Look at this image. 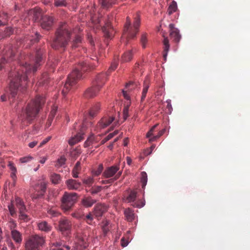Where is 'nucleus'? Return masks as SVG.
<instances>
[{"label":"nucleus","instance_id":"32","mask_svg":"<svg viewBox=\"0 0 250 250\" xmlns=\"http://www.w3.org/2000/svg\"><path fill=\"white\" fill-rule=\"evenodd\" d=\"M177 5L175 1L173 0L167 9V13L169 15H171L173 13L175 12L177 10Z\"/></svg>","mask_w":250,"mask_h":250},{"label":"nucleus","instance_id":"31","mask_svg":"<svg viewBox=\"0 0 250 250\" xmlns=\"http://www.w3.org/2000/svg\"><path fill=\"white\" fill-rule=\"evenodd\" d=\"M132 58V50L125 52L122 56L121 62H127L130 61Z\"/></svg>","mask_w":250,"mask_h":250},{"label":"nucleus","instance_id":"61","mask_svg":"<svg viewBox=\"0 0 250 250\" xmlns=\"http://www.w3.org/2000/svg\"><path fill=\"white\" fill-rule=\"evenodd\" d=\"M81 149L79 148H76L72 151L71 154L73 156L76 157L79 155L81 154Z\"/></svg>","mask_w":250,"mask_h":250},{"label":"nucleus","instance_id":"60","mask_svg":"<svg viewBox=\"0 0 250 250\" xmlns=\"http://www.w3.org/2000/svg\"><path fill=\"white\" fill-rule=\"evenodd\" d=\"M32 159V157L31 156H27V157H22L20 159V161L21 163H27L30 161H31Z\"/></svg>","mask_w":250,"mask_h":250},{"label":"nucleus","instance_id":"23","mask_svg":"<svg viewBox=\"0 0 250 250\" xmlns=\"http://www.w3.org/2000/svg\"><path fill=\"white\" fill-rule=\"evenodd\" d=\"M11 237L18 246L21 245L22 241V236L20 231L17 230H12L11 231Z\"/></svg>","mask_w":250,"mask_h":250},{"label":"nucleus","instance_id":"20","mask_svg":"<svg viewBox=\"0 0 250 250\" xmlns=\"http://www.w3.org/2000/svg\"><path fill=\"white\" fill-rule=\"evenodd\" d=\"M41 24L43 29L46 30H50L53 24L52 18L47 16L43 17Z\"/></svg>","mask_w":250,"mask_h":250},{"label":"nucleus","instance_id":"37","mask_svg":"<svg viewBox=\"0 0 250 250\" xmlns=\"http://www.w3.org/2000/svg\"><path fill=\"white\" fill-rule=\"evenodd\" d=\"M93 216L92 212H89L88 214L84 216L83 220H84L88 224L92 225L93 224Z\"/></svg>","mask_w":250,"mask_h":250},{"label":"nucleus","instance_id":"59","mask_svg":"<svg viewBox=\"0 0 250 250\" xmlns=\"http://www.w3.org/2000/svg\"><path fill=\"white\" fill-rule=\"evenodd\" d=\"M114 137V134H109L105 138H104L103 140H102L101 144L102 145L104 144L107 141L111 139L112 138Z\"/></svg>","mask_w":250,"mask_h":250},{"label":"nucleus","instance_id":"46","mask_svg":"<svg viewBox=\"0 0 250 250\" xmlns=\"http://www.w3.org/2000/svg\"><path fill=\"white\" fill-rule=\"evenodd\" d=\"M65 158L64 157V156H62L57 160L55 166L57 167H60L65 164Z\"/></svg>","mask_w":250,"mask_h":250},{"label":"nucleus","instance_id":"36","mask_svg":"<svg viewBox=\"0 0 250 250\" xmlns=\"http://www.w3.org/2000/svg\"><path fill=\"white\" fill-rule=\"evenodd\" d=\"M148 88H149L148 83L147 81H145L144 83V87L143 89L142 96H141V101L142 102L145 99Z\"/></svg>","mask_w":250,"mask_h":250},{"label":"nucleus","instance_id":"22","mask_svg":"<svg viewBox=\"0 0 250 250\" xmlns=\"http://www.w3.org/2000/svg\"><path fill=\"white\" fill-rule=\"evenodd\" d=\"M114 120L112 116H105L103 117L98 124V127L104 128L108 126Z\"/></svg>","mask_w":250,"mask_h":250},{"label":"nucleus","instance_id":"63","mask_svg":"<svg viewBox=\"0 0 250 250\" xmlns=\"http://www.w3.org/2000/svg\"><path fill=\"white\" fill-rule=\"evenodd\" d=\"M108 224L109 222L106 221L103 227V230L104 234L107 233V232L109 230V228H108Z\"/></svg>","mask_w":250,"mask_h":250},{"label":"nucleus","instance_id":"29","mask_svg":"<svg viewBox=\"0 0 250 250\" xmlns=\"http://www.w3.org/2000/svg\"><path fill=\"white\" fill-rule=\"evenodd\" d=\"M81 169V163L80 161H78L72 171V176L74 178H77L78 177V174Z\"/></svg>","mask_w":250,"mask_h":250},{"label":"nucleus","instance_id":"7","mask_svg":"<svg viewBox=\"0 0 250 250\" xmlns=\"http://www.w3.org/2000/svg\"><path fill=\"white\" fill-rule=\"evenodd\" d=\"M77 199L76 193L65 192L61 199L62 209L65 211H68L75 203Z\"/></svg>","mask_w":250,"mask_h":250},{"label":"nucleus","instance_id":"45","mask_svg":"<svg viewBox=\"0 0 250 250\" xmlns=\"http://www.w3.org/2000/svg\"><path fill=\"white\" fill-rule=\"evenodd\" d=\"M54 4L57 7L66 6L67 2L66 0H54Z\"/></svg>","mask_w":250,"mask_h":250},{"label":"nucleus","instance_id":"18","mask_svg":"<svg viewBox=\"0 0 250 250\" xmlns=\"http://www.w3.org/2000/svg\"><path fill=\"white\" fill-rule=\"evenodd\" d=\"M170 36L173 41L176 42H178L181 39V35L178 29L174 27L173 24L169 25Z\"/></svg>","mask_w":250,"mask_h":250},{"label":"nucleus","instance_id":"49","mask_svg":"<svg viewBox=\"0 0 250 250\" xmlns=\"http://www.w3.org/2000/svg\"><path fill=\"white\" fill-rule=\"evenodd\" d=\"M24 212L25 211H21V212H19V219L20 220H23L24 222H27L29 218L28 216L26 214H25Z\"/></svg>","mask_w":250,"mask_h":250},{"label":"nucleus","instance_id":"62","mask_svg":"<svg viewBox=\"0 0 250 250\" xmlns=\"http://www.w3.org/2000/svg\"><path fill=\"white\" fill-rule=\"evenodd\" d=\"M58 107L56 106H53L52 108L51 111L49 114V116L52 117L54 118L56 115V112L57 111Z\"/></svg>","mask_w":250,"mask_h":250},{"label":"nucleus","instance_id":"43","mask_svg":"<svg viewBox=\"0 0 250 250\" xmlns=\"http://www.w3.org/2000/svg\"><path fill=\"white\" fill-rule=\"evenodd\" d=\"M118 58H117V60L115 59L114 60L113 62L111 63V65L110 67L108 69V70L107 71V74L109 75V74L112 71L115 70V69L117 68L118 65Z\"/></svg>","mask_w":250,"mask_h":250},{"label":"nucleus","instance_id":"11","mask_svg":"<svg viewBox=\"0 0 250 250\" xmlns=\"http://www.w3.org/2000/svg\"><path fill=\"white\" fill-rule=\"evenodd\" d=\"M46 189V183L42 181L40 183L36 185L35 190L36 193L32 195L33 199H38L42 197L45 193Z\"/></svg>","mask_w":250,"mask_h":250},{"label":"nucleus","instance_id":"50","mask_svg":"<svg viewBox=\"0 0 250 250\" xmlns=\"http://www.w3.org/2000/svg\"><path fill=\"white\" fill-rule=\"evenodd\" d=\"M102 188L101 186H94L90 189V192L92 194L98 193L101 191Z\"/></svg>","mask_w":250,"mask_h":250},{"label":"nucleus","instance_id":"53","mask_svg":"<svg viewBox=\"0 0 250 250\" xmlns=\"http://www.w3.org/2000/svg\"><path fill=\"white\" fill-rule=\"evenodd\" d=\"M147 41V39L146 37V34H143L142 35L141 38V42L143 48L146 47Z\"/></svg>","mask_w":250,"mask_h":250},{"label":"nucleus","instance_id":"28","mask_svg":"<svg viewBox=\"0 0 250 250\" xmlns=\"http://www.w3.org/2000/svg\"><path fill=\"white\" fill-rule=\"evenodd\" d=\"M163 44H164V54H163V57L165 59V60H166L167 56L168 53V52L169 51V41L168 40V38L167 37H164V39L163 41Z\"/></svg>","mask_w":250,"mask_h":250},{"label":"nucleus","instance_id":"15","mask_svg":"<svg viewBox=\"0 0 250 250\" xmlns=\"http://www.w3.org/2000/svg\"><path fill=\"white\" fill-rule=\"evenodd\" d=\"M103 32L105 38H111L113 34V29L110 24V19L108 17V20L105 21L104 25L102 27Z\"/></svg>","mask_w":250,"mask_h":250},{"label":"nucleus","instance_id":"14","mask_svg":"<svg viewBox=\"0 0 250 250\" xmlns=\"http://www.w3.org/2000/svg\"><path fill=\"white\" fill-rule=\"evenodd\" d=\"M107 211V207L102 204H97L94 208L92 211L93 214L96 218H99Z\"/></svg>","mask_w":250,"mask_h":250},{"label":"nucleus","instance_id":"17","mask_svg":"<svg viewBox=\"0 0 250 250\" xmlns=\"http://www.w3.org/2000/svg\"><path fill=\"white\" fill-rule=\"evenodd\" d=\"M107 75H108L106 73H102L99 74L96 76L95 80L93 82V84L101 88L106 80Z\"/></svg>","mask_w":250,"mask_h":250},{"label":"nucleus","instance_id":"64","mask_svg":"<svg viewBox=\"0 0 250 250\" xmlns=\"http://www.w3.org/2000/svg\"><path fill=\"white\" fill-rule=\"evenodd\" d=\"M8 167L11 171V172H17L16 167L14 166V164L11 162H9Z\"/></svg>","mask_w":250,"mask_h":250},{"label":"nucleus","instance_id":"13","mask_svg":"<svg viewBox=\"0 0 250 250\" xmlns=\"http://www.w3.org/2000/svg\"><path fill=\"white\" fill-rule=\"evenodd\" d=\"M5 50V53L4 56L0 60V71L3 67V65L5 63L9 62L10 61L13 60V58L15 56V53L13 50L10 49V48H8V51H7L6 48Z\"/></svg>","mask_w":250,"mask_h":250},{"label":"nucleus","instance_id":"16","mask_svg":"<svg viewBox=\"0 0 250 250\" xmlns=\"http://www.w3.org/2000/svg\"><path fill=\"white\" fill-rule=\"evenodd\" d=\"M100 89V87L96 86L93 84L91 87L86 90L84 93V96L87 99L93 98L96 96Z\"/></svg>","mask_w":250,"mask_h":250},{"label":"nucleus","instance_id":"26","mask_svg":"<svg viewBox=\"0 0 250 250\" xmlns=\"http://www.w3.org/2000/svg\"><path fill=\"white\" fill-rule=\"evenodd\" d=\"M39 229L45 232H49L52 229V226L46 221H41L38 224Z\"/></svg>","mask_w":250,"mask_h":250},{"label":"nucleus","instance_id":"19","mask_svg":"<svg viewBox=\"0 0 250 250\" xmlns=\"http://www.w3.org/2000/svg\"><path fill=\"white\" fill-rule=\"evenodd\" d=\"M65 184L67 188L69 190H78L81 188L82 186L81 182L72 179L66 180Z\"/></svg>","mask_w":250,"mask_h":250},{"label":"nucleus","instance_id":"44","mask_svg":"<svg viewBox=\"0 0 250 250\" xmlns=\"http://www.w3.org/2000/svg\"><path fill=\"white\" fill-rule=\"evenodd\" d=\"M8 208L9 209V211L10 212V215L12 217H15L17 215L16 211L15 210V208H14V204L13 203V202L12 201L11 204L8 206Z\"/></svg>","mask_w":250,"mask_h":250},{"label":"nucleus","instance_id":"55","mask_svg":"<svg viewBox=\"0 0 250 250\" xmlns=\"http://www.w3.org/2000/svg\"><path fill=\"white\" fill-rule=\"evenodd\" d=\"M48 75L47 73H44L42 74L41 78V83H47L48 82Z\"/></svg>","mask_w":250,"mask_h":250},{"label":"nucleus","instance_id":"5","mask_svg":"<svg viewBox=\"0 0 250 250\" xmlns=\"http://www.w3.org/2000/svg\"><path fill=\"white\" fill-rule=\"evenodd\" d=\"M140 24V17L138 14L134 19L133 26H131V21L129 17L126 18V21L125 24L123 35L122 37V42L125 44L128 43L129 39H133L139 31Z\"/></svg>","mask_w":250,"mask_h":250},{"label":"nucleus","instance_id":"51","mask_svg":"<svg viewBox=\"0 0 250 250\" xmlns=\"http://www.w3.org/2000/svg\"><path fill=\"white\" fill-rule=\"evenodd\" d=\"M83 181V184L88 186H91L94 182V179L92 177H88L86 179H84Z\"/></svg>","mask_w":250,"mask_h":250},{"label":"nucleus","instance_id":"56","mask_svg":"<svg viewBox=\"0 0 250 250\" xmlns=\"http://www.w3.org/2000/svg\"><path fill=\"white\" fill-rule=\"evenodd\" d=\"M72 216L75 218L83 220L84 215L83 213L80 212V211H77V212L73 213Z\"/></svg>","mask_w":250,"mask_h":250},{"label":"nucleus","instance_id":"4","mask_svg":"<svg viewBox=\"0 0 250 250\" xmlns=\"http://www.w3.org/2000/svg\"><path fill=\"white\" fill-rule=\"evenodd\" d=\"M70 34L68 25L65 23L61 24L55 33V37L51 43L52 48L64 49L69 41Z\"/></svg>","mask_w":250,"mask_h":250},{"label":"nucleus","instance_id":"42","mask_svg":"<svg viewBox=\"0 0 250 250\" xmlns=\"http://www.w3.org/2000/svg\"><path fill=\"white\" fill-rule=\"evenodd\" d=\"M47 213L53 217L57 216L59 215V212L58 211L57 209L54 207L48 208L47 209Z\"/></svg>","mask_w":250,"mask_h":250},{"label":"nucleus","instance_id":"47","mask_svg":"<svg viewBox=\"0 0 250 250\" xmlns=\"http://www.w3.org/2000/svg\"><path fill=\"white\" fill-rule=\"evenodd\" d=\"M8 224V227H9L11 231L12 230H16L15 229L17 227V224L16 223V222L14 221V220L13 219H12V218L9 219Z\"/></svg>","mask_w":250,"mask_h":250},{"label":"nucleus","instance_id":"8","mask_svg":"<svg viewBox=\"0 0 250 250\" xmlns=\"http://www.w3.org/2000/svg\"><path fill=\"white\" fill-rule=\"evenodd\" d=\"M137 197V192L131 191L126 198V201L128 203H132L131 205L135 208H141L145 205V201L139 200L135 201Z\"/></svg>","mask_w":250,"mask_h":250},{"label":"nucleus","instance_id":"33","mask_svg":"<svg viewBox=\"0 0 250 250\" xmlns=\"http://www.w3.org/2000/svg\"><path fill=\"white\" fill-rule=\"evenodd\" d=\"M41 36L39 33L36 32L35 33V36L33 37V36H28L25 38V41L27 42L29 41L31 43H34V42H38L40 39Z\"/></svg>","mask_w":250,"mask_h":250},{"label":"nucleus","instance_id":"52","mask_svg":"<svg viewBox=\"0 0 250 250\" xmlns=\"http://www.w3.org/2000/svg\"><path fill=\"white\" fill-rule=\"evenodd\" d=\"M165 131H166V129L165 128H164V129L161 130L159 132V133H158L157 135L153 136L152 138L150 139L149 141H154V140H156L157 139H158V138H159L161 136H162L164 134Z\"/></svg>","mask_w":250,"mask_h":250},{"label":"nucleus","instance_id":"24","mask_svg":"<svg viewBox=\"0 0 250 250\" xmlns=\"http://www.w3.org/2000/svg\"><path fill=\"white\" fill-rule=\"evenodd\" d=\"M96 202V200L91 196H85L81 201L82 205L85 208L91 207Z\"/></svg>","mask_w":250,"mask_h":250},{"label":"nucleus","instance_id":"35","mask_svg":"<svg viewBox=\"0 0 250 250\" xmlns=\"http://www.w3.org/2000/svg\"><path fill=\"white\" fill-rule=\"evenodd\" d=\"M100 109V105L99 104H96L93 106L89 112V116L91 117H94L98 112Z\"/></svg>","mask_w":250,"mask_h":250},{"label":"nucleus","instance_id":"30","mask_svg":"<svg viewBox=\"0 0 250 250\" xmlns=\"http://www.w3.org/2000/svg\"><path fill=\"white\" fill-rule=\"evenodd\" d=\"M15 202L16 206L19 209V212H21V211H25L26 208L23 204V202L20 198H16Z\"/></svg>","mask_w":250,"mask_h":250},{"label":"nucleus","instance_id":"39","mask_svg":"<svg viewBox=\"0 0 250 250\" xmlns=\"http://www.w3.org/2000/svg\"><path fill=\"white\" fill-rule=\"evenodd\" d=\"M141 181L142 184V188H144L146 185L147 181V176L146 172L143 171L141 172Z\"/></svg>","mask_w":250,"mask_h":250},{"label":"nucleus","instance_id":"48","mask_svg":"<svg viewBox=\"0 0 250 250\" xmlns=\"http://www.w3.org/2000/svg\"><path fill=\"white\" fill-rule=\"evenodd\" d=\"M103 166L102 164H100L99 165L97 169L94 170L92 171L93 174L94 176H98L102 173L103 170Z\"/></svg>","mask_w":250,"mask_h":250},{"label":"nucleus","instance_id":"34","mask_svg":"<svg viewBox=\"0 0 250 250\" xmlns=\"http://www.w3.org/2000/svg\"><path fill=\"white\" fill-rule=\"evenodd\" d=\"M50 180L53 184H58L61 181V177L59 174L53 173L50 175Z\"/></svg>","mask_w":250,"mask_h":250},{"label":"nucleus","instance_id":"57","mask_svg":"<svg viewBox=\"0 0 250 250\" xmlns=\"http://www.w3.org/2000/svg\"><path fill=\"white\" fill-rule=\"evenodd\" d=\"M128 106H126L124 108L123 114L124 121H125L128 117Z\"/></svg>","mask_w":250,"mask_h":250},{"label":"nucleus","instance_id":"12","mask_svg":"<svg viewBox=\"0 0 250 250\" xmlns=\"http://www.w3.org/2000/svg\"><path fill=\"white\" fill-rule=\"evenodd\" d=\"M71 227V222L66 218H61L59 221V229L62 233H68Z\"/></svg>","mask_w":250,"mask_h":250},{"label":"nucleus","instance_id":"58","mask_svg":"<svg viewBox=\"0 0 250 250\" xmlns=\"http://www.w3.org/2000/svg\"><path fill=\"white\" fill-rule=\"evenodd\" d=\"M81 42V37L80 36H77L75 37V39L73 41V43L72 45V47H76L77 46V44Z\"/></svg>","mask_w":250,"mask_h":250},{"label":"nucleus","instance_id":"3","mask_svg":"<svg viewBox=\"0 0 250 250\" xmlns=\"http://www.w3.org/2000/svg\"><path fill=\"white\" fill-rule=\"evenodd\" d=\"M91 69V66L87 64L85 62L80 63L77 68L74 69L71 73L68 75L63 88L62 89V93L64 96L75 85L78 80L82 77V72H85L88 69Z\"/></svg>","mask_w":250,"mask_h":250},{"label":"nucleus","instance_id":"10","mask_svg":"<svg viewBox=\"0 0 250 250\" xmlns=\"http://www.w3.org/2000/svg\"><path fill=\"white\" fill-rule=\"evenodd\" d=\"M88 246L86 236H78L71 250H84Z\"/></svg>","mask_w":250,"mask_h":250},{"label":"nucleus","instance_id":"25","mask_svg":"<svg viewBox=\"0 0 250 250\" xmlns=\"http://www.w3.org/2000/svg\"><path fill=\"white\" fill-rule=\"evenodd\" d=\"M28 15L32 17L35 21H36L39 20L42 14L40 8H35L29 10Z\"/></svg>","mask_w":250,"mask_h":250},{"label":"nucleus","instance_id":"38","mask_svg":"<svg viewBox=\"0 0 250 250\" xmlns=\"http://www.w3.org/2000/svg\"><path fill=\"white\" fill-rule=\"evenodd\" d=\"M116 0H101V4L103 7H108L115 4Z\"/></svg>","mask_w":250,"mask_h":250},{"label":"nucleus","instance_id":"6","mask_svg":"<svg viewBox=\"0 0 250 250\" xmlns=\"http://www.w3.org/2000/svg\"><path fill=\"white\" fill-rule=\"evenodd\" d=\"M44 242L43 237L38 235H32L25 243V250H39Z\"/></svg>","mask_w":250,"mask_h":250},{"label":"nucleus","instance_id":"41","mask_svg":"<svg viewBox=\"0 0 250 250\" xmlns=\"http://www.w3.org/2000/svg\"><path fill=\"white\" fill-rule=\"evenodd\" d=\"M121 175V172H119L118 173V174L115 176V177L113 179L102 180L101 182L102 184H111L112 182H113V181H114L115 180L118 179Z\"/></svg>","mask_w":250,"mask_h":250},{"label":"nucleus","instance_id":"21","mask_svg":"<svg viewBox=\"0 0 250 250\" xmlns=\"http://www.w3.org/2000/svg\"><path fill=\"white\" fill-rule=\"evenodd\" d=\"M119 169L117 166H113L107 167L104 172L103 176L105 178L113 176Z\"/></svg>","mask_w":250,"mask_h":250},{"label":"nucleus","instance_id":"9","mask_svg":"<svg viewBox=\"0 0 250 250\" xmlns=\"http://www.w3.org/2000/svg\"><path fill=\"white\" fill-rule=\"evenodd\" d=\"M87 125L86 124V121L84 120L81 126L80 131L76 135L69 140L68 144L69 145L74 146L76 143L83 139L84 131Z\"/></svg>","mask_w":250,"mask_h":250},{"label":"nucleus","instance_id":"40","mask_svg":"<svg viewBox=\"0 0 250 250\" xmlns=\"http://www.w3.org/2000/svg\"><path fill=\"white\" fill-rule=\"evenodd\" d=\"M8 19V16L6 13L0 14V26L6 24Z\"/></svg>","mask_w":250,"mask_h":250},{"label":"nucleus","instance_id":"2","mask_svg":"<svg viewBox=\"0 0 250 250\" xmlns=\"http://www.w3.org/2000/svg\"><path fill=\"white\" fill-rule=\"evenodd\" d=\"M44 102V98L38 96L28 103L25 108L22 110L21 114L22 124L23 125L31 124L38 115Z\"/></svg>","mask_w":250,"mask_h":250},{"label":"nucleus","instance_id":"1","mask_svg":"<svg viewBox=\"0 0 250 250\" xmlns=\"http://www.w3.org/2000/svg\"><path fill=\"white\" fill-rule=\"evenodd\" d=\"M42 50L41 49L38 50L35 60L30 63L25 62L24 64H20L15 69L11 70L9 72L8 78L10 80L9 91L11 98L15 97L22 81H27V74L36 72L38 67L41 65V62L42 60Z\"/></svg>","mask_w":250,"mask_h":250},{"label":"nucleus","instance_id":"27","mask_svg":"<svg viewBox=\"0 0 250 250\" xmlns=\"http://www.w3.org/2000/svg\"><path fill=\"white\" fill-rule=\"evenodd\" d=\"M124 214L127 221L132 222L134 220L135 214L130 208L126 209L124 211Z\"/></svg>","mask_w":250,"mask_h":250},{"label":"nucleus","instance_id":"54","mask_svg":"<svg viewBox=\"0 0 250 250\" xmlns=\"http://www.w3.org/2000/svg\"><path fill=\"white\" fill-rule=\"evenodd\" d=\"M94 137L93 136H90L87 140L84 142V146L85 147L89 146L91 144H92L94 141Z\"/></svg>","mask_w":250,"mask_h":250}]
</instances>
